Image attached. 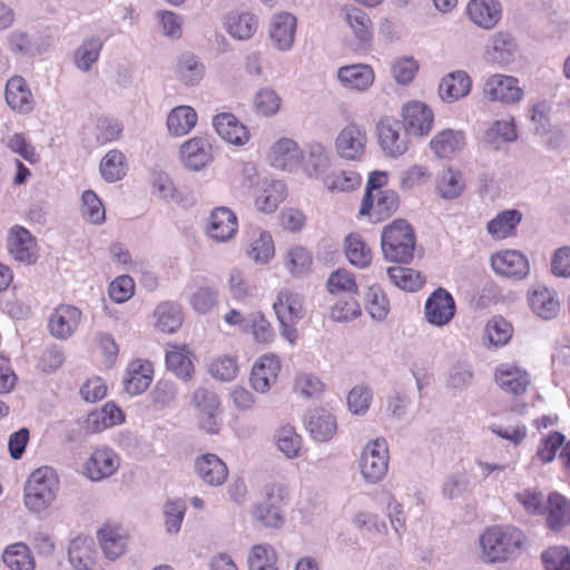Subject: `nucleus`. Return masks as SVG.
I'll return each instance as SVG.
<instances>
[{
    "mask_svg": "<svg viewBox=\"0 0 570 570\" xmlns=\"http://www.w3.org/2000/svg\"><path fill=\"white\" fill-rule=\"evenodd\" d=\"M479 543L485 562H505L522 549L524 534L511 525H492L481 533Z\"/></svg>",
    "mask_w": 570,
    "mask_h": 570,
    "instance_id": "nucleus-1",
    "label": "nucleus"
},
{
    "mask_svg": "<svg viewBox=\"0 0 570 570\" xmlns=\"http://www.w3.org/2000/svg\"><path fill=\"white\" fill-rule=\"evenodd\" d=\"M415 245L414 228L405 219H394L382 230L381 249L389 262L410 263L414 256Z\"/></svg>",
    "mask_w": 570,
    "mask_h": 570,
    "instance_id": "nucleus-2",
    "label": "nucleus"
},
{
    "mask_svg": "<svg viewBox=\"0 0 570 570\" xmlns=\"http://www.w3.org/2000/svg\"><path fill=\"white\" fill-rule=\"evenodd\" d=\"M291 501V492L284 482L272 481L264 485L262 500L253 509V518L265 527L279 528L285 521L284 508Z\"/></svg>",
    "mask_w": 570,
    "mask_h": 570,
    "instance_id": "nucleus-3",
    "label": "nucleus"
},
{
    "mask_svg": "<svg viewBox=\"0 0 570 570\" xmlns=\"http://www.w3.org/2000/svg\"><path fill=\"white\" fill-rule=\"evenodd\" d=\"M59 488L57 474L51 468L35 470L24 487V504L36 512L45 510L56 498Z\"/></svg>",
    "mask_w": 570,
    "mask_h": 570,
    "instance_id": "nucleus-4",
    "label": "nucleus"
},
{
    "mask_svg": "<svg viewBox=\"0 0 570 570\" xmlns=\"http://www.w3.org/2000/svg\"><path fill=\"white\" fill-rule=\"evenodd\" d=\"M273 308L281 325L282 336L294 344L297 340L295 325L304 315L302 297L287 288L281 289L277 293Z\"/></svg>",
    "mask_w": 570,
    "mask_h": 570,
    "instance_id": "nucleus-5",
    "label": "nucleus"
},
{
    "mask_svg": "<svg viewBox=\"0 0 570 570\" xmlns=\"http://www.w3.org/2000/svg\"><path fill=\"white\" fill-rule=\"evenodd\" d=\"M400 117L406 135L415 138L429 136L434 127V112L421 100H409L403 104Z\"/></svg>",
    "mask_w": 570,
    "mask_h": 570,
    "instance_id": "nucleus-6",
    "label": "nucleus"
},
{
    "mask_svg": "<svg viewBox=\"0 0 570 570\" xmlns=\"http://www.w3.org/2000/svg\"><path fill=\"white\" fill-rule=\"evenodd\" d=\"M377 144L385 156L399 158L410 148V135L401 132V122L390 116L381 117L376 124Z\"/></svg>",
    "mask_w": 570,
    "mask_h": 570,
    "instance_id": "nucleus-7",
    "label": "nucleus"
},
{
    "mask_svg": "<svg viewBox=\"0 0 570 570\" xmlns=\"http://www.w3.org/2000/svg\"><path fill=\"white\" fill-rule=\"evenodd\" d=\"M361 473L368 482L382 480L389 469V448L385 439L379 438L364 448L360 461Z\"/></svg>",
    "mask_w": 570,
    "mask_h": 570,
    "instance_id": "nucleus-8",
    "label": "nucleus"
},
{
    "mask_svg": "<svg viewBox=\"0 0 570 570\" xmlns=\"http://www.w3.org/2000/svg\"><path fill=\"white\" fill-rule=\"evenodd\" d=\"M367 132L362 125L354 121L344 126L335 139L337 155L351 161H357L366 153Z\"/></svg>",
    "mask_w": 570,
    "mask_h": 570,
    "instance_id": "nucleus-9",
    "label": "nucleus"
},
{
    "mask_svg": "<svg viewBox=\"0 0 570 570\" xmlns=\"http://www.w3.org/2000/svg\"><path fill=\"white\" fill-rule=\"evenodd\" d=\"M400 207V197L395 190H377L374 195H364L360 215L367 216L372 223H381L393 216Z\"/></svg>",
    "mask_w": 570,
    "mask_h": 570,
    "instance_id": "nucleus-10",
    "label": "nucleus"
},
{
    "mask_svg": "<svg viewBox=\"0 0 570 570\" xmlns=\"http://www.w3.org/2000/svg\"><path fill=\"white\" fill-rule=\"evenodd\" d=\"M493 381L505 394L521 397L531 384V375L515 363H501L493 371Z\"/></svg>",
    "mask_w": 570,
    "mask_h": 570,
    "instance_id": "nucleus-11",
    "label": "nucleus"
},
{
    "mask_svg": "<svg viewBox=\"0 0 570 570\" xmlns=\"http://www.w3.org/2000/svg\"><path fill=\"white\" fill-rule=\"evenodd\" d=\"M483 95L490 101L513 105L523 99L524 91L515 77L494 73L487 78Z\"/></svg>",
    "mask_w": 570,
    "mask_h": 570,
    "instance_id": "nucleus-12",
    "label": "nucleus"
},
{
    "mask_svg": "<svg viewBox=\"0 0 570 570\" xmlns=\"http://www.w3.org/2000/svg\"><path fill=\"white\" fill-rule=\"evenodd\" d=\"M178 157L185 168L194 171L202 170L214 159L210 138L199 135L187 139L180 145Z\"/></svg>",
    "mask_w": 570,
    "mask_h": 570,
    "instance_id": "nucleus-13",
    "label": "nucleus"
},
{
    "mask_svg": "<svg viewBox=\"0 0 570 570\" xmlns=\"http://www.w3.org/2000/svg\"><path fill=\"white\" fill-rule=\"evenodd\" d=\"M492 271L502 277L523 279L530 273V264L524 254L515 249H501L490 257Z\"/></svg>",
    "mask_w": 570,
    "mask_h": 570,
    "instance_id": "nucleus-14",
    "label": "nucleus"
},
{
    "mask_svg": "<svg viewBox=\"0 0 570 570\" xmlns=\"http://www.w3.org/2000/svg\"><path fill=\"white\" fill-rule=\"evenodd\" d=\"M342 13L355 40L354 51H366L374 38V26L368 13L354 6L343 7Z\"/></svg>",
    "mask_w": 570,
    "mask_h": 570,
    "instance_id": "nucleus-15",
    "label": "nucleus"
},
{
    "mask_svg": "<svg viewBox=\"0 0 570 570\" xmlns=\"http://www.w3.org/2000/svg\"><path fill=\"white\" fill-rule=\"evenodd\" d=\"M7 248L16 261L27 265L36 263L38 258L36 237L20 225H14L9 229Z\"/></svg>",
    "mask_w": 570,
    "mask_h": 570,
    "instance_id": "nucleus-16",
    "label": "nucleus"
},
{
    "mask_svg": "<svg viewBox=\"0 0 570 570\" xmlns=\"http://www.w3.org/2000/svg\"><path fill=\"white\" fill-rule=\"evenodd\" d=\"M456 306L453 296L444 288L435 289L424 306L425 320L434 326L449 324L455 315Z\"/></svg>",
    "mask_w": 570,
    "mask_h": 570,
    "instance_id": "nucleus-17",
    "label": "nucleus"
},
{
    "mask_svg": "<svg viewBox=\"0 0 570 570\" xmlns=\"http://www.w3.org/2000/svg\"><path fill=\"white\" fill-rule=\"evenodd\" d=\"M119 463V456L112 449L97 448L85 462L83 474L92 481H100L111 476L118 470Z\"/></svg>",
    "mask_w": 570,
    "mask_h": 570,
    "instance_id": "nucleus-18",
    "label": "nucleus"
},
{
    "mask_svg": "<svg viewBox=\"0 0 570 570\" xmlns=\"http://www.w3.org/2000/svg\"><path fill=\"white\" fill-rule=\"evenodd\" d=\"M194 472L203 483L209 487H220L228 479L227 464L214 453H204L194 461Z\"/></svg>",
    "mask_w": 570,
    "mask_h": 570,
    "instance_id": "nucleus-19",
    "label": "nucleus"
},
{
    "mask_svg": "<svg viewBox=\"0 0 570 570\" xmlns=\"http://www.w3.org/2000/svg\"><path fill=\"white\" fill-rule=\"evenodd\" d=\"M237 232L238 219L230 208L222 206L212 210L206 225V233L212 239L227 242L234 238Z\"/></svg>",
    "mask_w": 570,
    "mask_h": 570,
    "instance_id": "nucleus-20",
    "label": "nucleus"
},
{
    "mask_svg": "<svg viewBox=\"0 0 570 570\" xmlns=\"http://www.w3.org/2000/svg\"><path fill=\"white\" fill-rule=\"evenodd\" d=\"M97 539L104 556L116 560L126 552L129 534L121 525L106 522L98 530Z\"/></svg>",
    "mask_w": 570,
    "mask_h": 570,
    "instance_id": "nucleus-21",
    "label": "nucleus"
},
{
    "mask_svg": "<svg viewBox=\"0 0 570 570\" xmlns=\"http://www.w3.org/2000/svg\"><path fill=\"white\" fill-rule=\"evenodd\" d=\"M267 159L275 168L291 170L303 163L304 155L295 140L281 138L271 146Z\"/></svg>",
    "mask_w": 570,
    "mask_h": 570,
    "instance_id": "nucleus-22",
    "label": "nucleus"
},
{
    "mask_svg": "<svg viewBox=\"0 0 570 570\" xmlns=\"http://www.w3.org/2000/svg\"><path fill=\"white\" fill-rule=\"evenodd\" d=\"M81 316V311L73 305H59L48 321L50 334L61 340L70 337L77 331Z\"/></svg>",
    "mask_w": 570,
    "mask_h": 570,
    "instance_id": "nucleus-23",
    "label": "nucleus"
},
{
    "mask_svg": "<svg viewBox=\"0 0 570 570\" xmlns=\"http://www.w3.org/2000/svg\"><path fill=\"white\" fill-rule=\"evenodd\" d=\"M194 400L199 409V426L208 434H218L222 428L219 421V401L217 396L205 389H199L194 394Z\"/></svg>",
    "mask_w": 570,
    "mask_h": 570,
    "instance_id": "nucleus-24",
    "label": "nucleus"
},
{
    "mask_svg": "<svg viewBox=\"0 0 570 570\" xmlns=\"http://www.w3.org/2000/svg\"><path fill=\"white\" fill-rule=\"evenodd\" d=\"M7 105L21 115L30 114L35 109V98L31 89L21 76H12L8 79L4 88Z\"/></svg>",
    "mask_w": 570,
    "mask_h": 570,
    "instance_id": "nucleus-25",
    "label": "nucleus"
},
{
    "mask_svg": "<svg viewBox=\"0 0 570 570\" xmlns=\"http://www.w3.org/2000/svg\"><path fill=\"white\" fill-rule=\"evenodd\" d=\"M281 371V361L276 355L261 356L253 365L250 385L259 393H266L277 381Z\"/></svg>",
    "mask_w": 570,
    "mask_h": 570,
    "instance_id": "nucleus-26",
    "label": "nucleus"
},
{
    "mask_svg": "<svg viewBox=\"0 0 570 570\" xmlns=\"http://www.w3.org/2000/svg\"><path fill=\"white\" fill-rule=\"evenodd\" d=\"M154 367L147 360H132L129 362L124 381L125 390L130 395L145 392L153 382Z\"/></svg>",
    "mask_w": 570,
    "mask_h": 570,
    "instance_id": "nucleus-27",
    "label": "nucleus"
},
{
    "mask_svg": "<svg viewBox=\"0 0 570 570\" xmlns=\"http://www.w3.org/2000/svg\"><path fill=\"white\" fill-rule=\"evenodd\" d=\"M465 134L462 130L443 129L429 142L430 149L439 158L451 159L465 147Z\"/></svg>",
    "mask_w": 570,
    "mask_h": 570,
    "instance_id": "nucleus-28",
    "label": "nucleus"
},
{
    "mask_svg": "<svg viewBox=\"0 0 570 570\" xmlns=\"http://www.w3.org/2000/svg\"><path fill=\"white\" fill-rule=\"evenodd\" d=\"M465 12L478 27L492 29L501 19V4L498 0H470Z\"/></svg>",
    "mask_w": 570,
    "mask_h": 570,
    "instance_id": "nucleus-29",
    "label": "nucleus"
},
{
    "mask_svg": "<svg viewBox=\"0 0 570 570\" xmlns=\"http://www.w3.org/2000/svg\"><path fill=\"white\" fill-rule=\"evenodd\" d=\"M337 78L347 89L365 91L374 83L375 72L366 63L346 65L338 68Z\"/></svg>",
    "mask_w": 570,
    "mask_h": 570,
    "instance_id": "nucleus-30",
    "label": "nucleus"
},
{
    "mask_svg": "<svg viewBox=\"0 0 570 570\" xmlns=\"http://www.w3.org/2000/svg\"><path fill=\"white\" fill-rule=\"evenodd\" d=\"M297 21L288 12L276 13L269 23V38L278 50L292 48L295 39Z\"/></svg>",
    "mask_w": 570,
    "mask_h": 570,
    "instance_id": "nucleus-31",
    "label": "nucleus"
},
{
    "mask_svg": "<svg viewBox=\"0 0 570 570\" xmlns=\"http://www.w3.org/2000/svg\"><path fill=\"white\" fill-rule=\"evenodd\" d=\"M217 134L227 142L243 146L249 140V131L233 114L222 112L213 119Z\"/></svg>",
    "mask_w": 570,
    "mask_h": 570,
    "instance_id": "nucleus-32",
    "label": "nucleus"
},
{
    "mask_svg": "<svg viewBox=\"0 0 570 570\" xmlns=\"http://www.w3.org/2000/svg\"><path fill=\"white\" fill-rule=\"evenodd\" d=\"M544 514L547 527L554 532L561 531L570 525V500L558 492L550 493Z\"/></svg>",
    "mask_w": 570,
    "mask_h": 570,
    "instance_id": "nucleus-33",
    "label": "nucleus"
},
{
    "mask_svg": "<svg viewBox=\"0 0 570 570\" xmlns=\"http://www.w3.org/2000/svg\"><path fill=\"white\" fill-rule=\"evenodd\" d=\"M194 354L187 344H169L165 362L176 376L187 380L194 374Z\"/></svg>",
    "mask_w": 570,
    "mask_h": 570,
    "instance_id": "nucleus-34",
    "label": "nucleus"
},
{
    "mask_svg": "<svg viewBox=\"0 0 570 570\" xmlns=\"http://www.w3.org/2000/svg\"><path fill=\"white\" fill-rule=\"evenodd\" d=\"M522 213L518 209H505L497 214L487 224V232L494 240H504L517 236Z\"/></svg>",
    "mask_w": 570,
    "mask_h": 570,
    "instance_id": "nucleus-35",
    "label": "nucleus"
},
{
    "mask_svg": "<svg viewBox=\"0 0 570 570\" xmlns=\"http://www.w3.org/2000/svg\"><path fill=\"white\" fill-rule=\"evenodd\" d=\"M247 256L256 263L267 264L275 254L274 242L269 232L252 228L247 232Z\"/></svg>",
    "mask_w": 570,
    "mask_h": 570,
    "instance_id": "nucleus-36",
    "label": "nucleus"
},
{
    "mask_svg": "<svg viewBox=\"0 0 570 570\" xmlns=\"http://www.w3.org/2000/svg\"><path fill=\"white\" fill-rule=\"evenodd\" d=\"M471 78L464 71L450 72L439 85V95L443 101L452 102L465 97L471 90Z\"/></svg>",
    "mask_w": 570,
    "mask_h": 570,
    "instance_id": "nucleus-37",
    "label": "nucleus"
},
{
    "mask_svg": "<svg viewBox=\"0 0 570 570\" xmlns=\"http://www.w3.org/2000/svg\"><path fill=\"white\" fill-rule=\"evenodd\" d=\"M154 317L156 328L166 334L177 332L184 321L181 306L175 302H161L158 304L154 312Z\"/></svg>",
    "mask_w": 570,
    "mask_h": 570,
    "instance_id": "nucleus-38",
    "label": "nucleus"
},
{
    "mask_svg": "<svg viewBox=\"0 0 570 570\" xmlns=\"http://www.w3.org/2000/svg\"><path fill=\"white\" fill-rule=\"evenodd\" d=\"M197 112L187 105L175 107L167 116V129L171 136L183 137L189 134L197 124Z\"/></svg>",
    "mask_w": 570,
    "mask_h": 570,
    "instance_id": "nucleus-39",
    "label": "nucleus"
},
{
    "mask_svg": "<svg viewBox=\"0 0 570 570\" xmlns=\"http://www.w3.org/2000/svg\"><path fill=\"white\" fill-rule=\"evenodd\" d=\"M531 309L540 317L550 320L554 317L560 304L554 294L547 287L540 286L532 289L528 295Z\"/></svg>",
    "mask_w": 570,
    "mask_h": 570,
    "instance_id": "nucleus-40",
    "label": "nucleus"
},
{
    "mask_svg": "<svg viewBox=\"0 0 570 570\" xmlns=\"http://www.w3.org/2000/svg\"><path fill=\"white\" fill-rule=\"evenodd\" d=\"M68 556L73 570L92 568L96 556L92 539L81 537L73 539L69 544Z\"/></svg>",
    "mask_w": 570,
    "mask_h": 570,
    "instance_id": "nucleus-41",
    "label": "nucleus"
},
{
    "mask_svg": "<svg viewBox=\"0 0 570 570\" xmlns=\"http://www.w3.org/2000/svg\"><path fill=\"white\" fill-rule=\"evenodd\" d=\"M515 43L510 33L499 31L491 37L487 48V58L492 63L503 65L511 60Z\"/></svg>",
    "mask_w": 570,
    "mask_h": 570,
    "instance_id": "nucleus-42",
    "label": "nucleus"
},
{
    "mask_svg": "<svg viewBox=\"0 0 570 570\" xmlns=\"http://www.w3.org/2000/svg\"><path fill=\"white\" fill-rule=\"evenodd\" d=\"M287 196L286 186L282 181L265 184L255 199V206L264 213H273Z\"/></svg>",
    "mask_w": 570,
    "mask_h": 570,
    "instance_id": "nucleus-43",
    "label": "nucleus"
},
{
    "mask_svg": "<svg viewBox=\"0 0 570 570\" xmlns=\"http://www.w3.org/2000/svg\"><path fill=\"white\" fill-rule=\"evenodd\" d=\"M4 564L10 570H35V558L27 544L17 542L6 548L2 554Z\"/></svg>",
    "mask_w": 570,
    "mask_h": 570,
    "instance_id": "nucleus-44",
    "label": "nucleus"
},
{
    "mask_svg": "<svg viewBox=\"0 0 570 570\" xmlns=\"http://www.w3.org/2000/svg\"><path fill=\"white\" fill-rule=\"evenodd\" d=\"M285 268L294 276L307 274L313 264L311 252L301 245L291 246L283 257Z\"/></svg>",
    "mask_w": 570,
    "mask_h": 570,
    "instance_id": "nucleus-45",
    "label": "nucleus"
},
{
    "mask_svg": "<svg viewBox=\"0 0 570 570\" xmlns=\"http://www.w3.org/2000/svg\"><path fill=\"white\" fill-rule=\"evenodd\" d=\"M257 20L249 12L232 13L226 18L225 27L227 32L236 39H249L257 30Z\"/></svg>",
    "mask_w": 570,
    "mask_h": 570,
    "instance_id": "nucleus-46",
    "label": "nucleus"
},
{
    "mask_svg": "<svg viewBox=\"0 0 570 570\" xmlns=\"http://www.w3.org/2000/svg\"><path fill=\"white\" fill-rule=\"evenodd\" d=\"M345 255L352 265L360 268L367 267L372 261L371 248L356 233H352L345 238Z\"/></svg>",
    "mask_w": 570,
    "mask_h": 570,
    "instance_id": "nucleus-47",
    "label": "nucleus"
},
{
    "mask_svg": "<svg viewBox=\"0 0 570 570\" xmlns=\"http://www.w3.org/2000/svg\"><path fill=\"white\" fill-rule=\"evenodd\" d=\"M307 429L315 440L327 441L336 433V421L325 411H315L308 417Z\"/></svg>",
    "mask_w": 570,
    "mask_h": 570,
    "instance_id": "nucleus-48",
    "label": "nucleus"
},
{
    "mask_svg": "<svg viewBox=\"0 0 570 570\" xmlns=\"http://www.w3.org/2000/svg\"><path fill=\"white\" fill-rule=\"evenodd\" d=\"M387 275L395 286L409 292L419 291L425 283V278L420 272L409 267H389Z\"/></svg>",
    "mask_w": 570,
    "mask_h": 570,
    "instance_id": "nucleus-49",
    "label": "nucleus"
},
{
    "mask_svg": "<svg viewBox=\"0 0 570 570\" xmlns=\"http://www.w3.org/2000/svg\"><path fill=\"white\" fill-rule=\"evenodd\" d=\"M465 189L463 174L459 169L449 167L436 183L438 194L442 198L454 199Z\"/></svg>",
    "mask_w": 570,
    "mask_h": 570,
    "instance_id": "nucleus-50",
    "label": "nucleus"
},
{
    "mask_svg": "<svg viewBox=\"0 0 570 570\" xmlns=\"http://www.w3.org/2000/svg\"><path fill=\"white\" fill-rule=\"evenodd\" d=\"M126 157L118 149L109 150L100 161V173L107 181L120 180L126 175Z\"/></svg>",
    "mask_w": 570,
    "mask_h": 570,
    "instance_id": "nucleus-51",
    "label": "nucleus"
},
{
    "mask_svg": "<svg viewBox=\"0 0 570 570\" xmlns=\"http://www.w3.org/2000/svg\"><path fill=\"white\" fill-rule=\"evenodd\" d=\"M362 177L352 170L331 173L323 177V185L330 191H348L360 187Z\"/></svg>",
    "mask_w": 570,
    "mask_h": 570,
    "instance_id": "nucleus-52",
    "label": "nucleus"
},
{
    "mask_svg": "<svg viewBox=\"0 0 570 570\" xmlns=\"http://www.w3.org/2000/svg\"><path fill=\"white\" fill-rule=\"evenodd\" d=\"M365 308L375 320H384L390 312L389 299L383 289L377 285L367 287L364 298Z\"/></svg>",
    "mask_w": 570,
    "mask_h": 570,
    "instance_id": "nucleus-53",
    "label": "nucleus"
},
{
    "mask_svg": "<svg viewBox=\"0 0 570 570\" xmlns=\"http://www.w3.org/2000/svg\"><path fill=\"white\" fill-rule=\"evenodd\" d=\"M331 166L330 157L322 145L311 147L308 158L305 163V171L311 178L322 179L327 175Z\"/></svg>",
    "mask_w": 570,
    "mask_h": 570,
    "instance_id": "nucleus-54",
    "label": "nucleus"
},
{
    "mask_svg": "<svg viewBox=\"0 0 570 570\" xmlns=\"http://www.w3.org/2000/svg\"><path fill=\"white\" fill-rule=\"evenodd\" d=\"M176 73L186 85H195L204 76V67L194 55H183L177 63Z\"/></svg>",
    "mask_w": 570,
    "mask_h": 570,
    "instance_id": "nucleus-55",
    "label": "nucleus"
},
{
    "mask_svg": "<svg viewBox=\"0 0 570 570\" xmlns=\"http://www.w3.org/2000/svg\"><path fill=\"white\" fill-rule=\"evenodd\" d=\"M485 333L492 345L504 346L512 338L513 326L502 316H494L487 323Z\"/></svg>",
    "mask_w": 570,
    "mask_h": 570,
    "instance_id": "nucleus-56",
    "label": "nucleus"
},
{
    "mask_svg": "<svg viewBox=\"0 0 570 570\" xmlns=\"http://www.w3.org/2000/svg\"><path fill=\"white\" fill-rule=\"evenodd\" d=\"M277 448L289 459L302 454V438L291 425L282 426L276 435Z\"/></svg>",
    "mask_w": 570,
    "mask_h": 570,
    "instance_id": "nucleus-57",
    "label": "nucleus"
},
{
    "mask_svg": "<svg viewBox=\"0 0 570 570\" xmlns=\"http://www.w3.org/2000/svg\"><path fill=\"white\" fill-rule=\"evenodd\" d=\"M276 552L268 544H256L248 556L249 570H277Z\"/></svg>",
    "mask_w": 570,
    "mask_h": 570,
    "instance_id": "nucleus-58",
    "label": "nucleus"
},
{
    "mask_svg": "<svg viewBox=\"0 0 570 570\" xmlns=\"http://www.w3.org/2000/svg\"><path fill=\"white\" fill-rule=\"evenodd\" d=\"M122 125L117 119L100 117L95 127V139L99 146L118 140L122 134Z\"/></svg>",
    "mask_w": 570,
    "mask_h": 570,
    "instance_id": "nucleus-59",
    "label": "nucleus"
},
{
    "mask_svg": "<svg viewBox=\"0 0 570 570\" xmlns=\"http://www.w3.org/2000/svg\"><path fill=\"white\" fill-rule=\"evenodd\" d=\"M81 213L86 220L91 224H102L106 219V210L104 204L92 190L82 193Z\"/></svg>",
    "mask_w": 570,
    "mask_h": 570,
    "instance_id": "nucleus-60",
    "label": "nucleus"
},
{
    "mask_svg": "<svg viewBox=\"0 0 570 570\" xmlns=\"http://www.w3.org/2000/svg\"><path fill=\"white\" fill-rule=\"evenodd\" d=\"M102 42L98 38L86 40L75 52V62L83 71L90 69L100 55Z\"/></svg>",
    "mask_w": 570,
    "mask_h": 570,
    "instance_id": "nucleus-61",
    "label": "nucleus"
},
{
    "mask_svg": "<svg viewBox=\"0 0 570 570\" xmlns=\"http://www.w3.org/2000/svg\"><path fill=\"white\" fill-rule=\"evenodd\" d=\"M564 441V435L558 431L544 435L537 449V458L539 461L544 464L552 462Z\"/></svg>",
    "mask_w": 570,
    "mask_h": 570,
    "instance_id": "nucleus-62",
    "label": "nucleus"
},
{
    "mask_svg": "<svg viewBox=\"0 0 570 570\" xmlns=\"http://www.w3.org/2000/svg\"><path fill=\"white\" fill-rule=\"evenodd\" d=\"M209 373L217 380L232 381L238 374V365L236 357L220 355L209 364Z\"/></svg>",
    "mask_w": 570,
    "mask_h": 570,
    "instance_id": "nucleus-63",
    "label": "nucleus"
},
{
    "mask_svg": "<svg viewBox=\"0 0 570 570\" xmlns=\"http://www.w3.org/2000/svg\"><path fill=\"white\" fill-rule=\"evenodd\" d=\"M547 570H570V551L567 547H550L542 553Z\"/></svg>",
    "mask_w": 570,
    "mask_h": 570,
    "instance_id": "nucleus-64",
    "label": "nucleus"
}]
</instances>
